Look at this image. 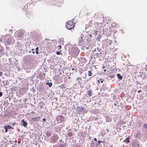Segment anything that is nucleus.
Wrapping results in <instances>:
<instances>
[{
    "label": "nucleus",
    "instance_id": "f257e3e1",
    "mask_svg": "<svg viewBox=\"0 0 147 147\" xmlns=\"http://www.w3.org/2000/svg\"><path fill=\"white\" fill-rule=\"evenodd\" d=\"M75 26V24L73 22L69 21L67 23L66 26L67 29L70 30L74 28Z\"/></svg>",
    "mask_w": 147,
    "mask_h": 147
},
{
    "label": "nucleus",
    "instance_id": "f03ea898",
    "mask_svg": "<svg viewBox=\"0 0 147 147\" xmlns=\"http://www.w3.org/2000/svg\"><path fill=\"white\" fill-rule=\"evenodd\" d=\"M58 138L59 137L57 135H55L52 137V142L54 143L56 142Z\"/></svg>",
    "mask_w": 147,
    "mask_h": 147
},
{
    "label": "nucleus",
    "instance_id": "7ed1b4c3",
    "mask_svg": "<svg viewBox=\"0 0 147 147\" xmlns=\"http://www.w3.org/2000/svg\"><path fill=\"white\" fill-rule=\"evenodd\" d=\"M94 17L98 19H102L104 18L103 14H100V13H95L94 15Z\"/></svg>",
    "mask_w": 147,
    "mask_h": 147
},
{
    "label": "nucleus",
    "instance_id": "20e7f679",
    "mask_svg": "<svg viewBox=\"0 0 147 147\" xmlns=\"http://www.w3.org/2000/svg\"><path fill=\"white\" fill-rule=\"evenodd\" d=\"M22 122L23 123V125L26 127L27 126L28 123L25 121H24V119H23L22 120Z\"/></svg>",
    "mask_w": 147,
    "mask_h": 147
},
{
    "label": "nucleus",
    "instance_id": "39448f33",
    "mask_svg": "<svg viewBox=\"0 0 147 147\" xmlns=\"http://www.w3.org/2000/svg\"><path fill=\"white\" fill-rule=\"evenodd\" d=\"M132 145L134 147H139L140 146L139 144L137 142H134Z\"/></svg>",
    "mask_w": 147,
    "mask_h": 147
},
{
    "label": "nucleus",
    "instance_id": "423d86ee",
    "mask_svg": "<svg viewBox=\"0 0 147 147\" xmlns=\"http://www.w3.org/2000/svg\"><path fill=\"white\" fill-rule=\"evenodd\" d=\"M129 139V137H127L123 141V142L125 143H129L130 142Z\"/></svg>",
    "mask_w": 147,
    "mask_h": 147
},
{
    "label": "nucleus",
    "instance_id": "0eeeda50",
    "mask_svg": "<svg viewBox=\"0 0 147 147\" xmlns=\"http://www.w3.org/2000/svg\"><path fill=\"white\" fill-rule=\"evenodd\" d=\"M23 35V34L22 32H19L18 34V36L19 37L21 38Z\"/></svg>",
    "mask_w": 147,
    "mask_h": 147
},
{
    "label": "nucleus",
    "instance_id": "6e6552de",
    "mask_svg": "<svg viewBox=\"0 0 147 147\" xmlns=\"http://www.w3.org/2000/svg\"><path fill=\"white\" fill-rule=\"evenodd\" d=\"M76 80L77 81H78V84H79L81 82V81L82 80L81 78L78 77L77 78Z\"/></svg>",
    "mask_w": 147,
    "mask_h": 147
},
{
    "label": "nucleus",
    "instance_id": "1a4fd4ad",
    "mask_svg": "<svg viewBox=\"0 0 147 147\" xmlns=\"http://www.w3.org/2000/svg\"><path fill=\"white\" fill-rule=\"evenodd\" d=\"M87 94L90 96H91L92 95V92L91 90H88L87 92Z\"/></svg>",
    "mask_w": 147,
    "mask_h": 147
},
{
    "label": "nucleus",
    "instance_id": "9d476101",
    "mask_svg": "<svg viewBox=\"0 0 147 147\" xmlns=\"http://www.w3.org/2000/svg\"><path fill=\"white\" fill-rule=\"evenodd\" d=\"M117 76L119 80H122V79L123 78L120 75V74H117Z\"/></svg>",
    "mask_w": 147,
    "mask_h": 147
},
{
    "label": "nucleus",
    "instance_id": "9b49d317",
    "mask_svg": "<svg viewBox=\"0 0 147 147\" xmlns=\"http://www.w3.org/2000/svg\"><path fill=\"white\" fill-rule=\"evenodd\" d=\"M46 134L47 136L49 137L51 135V134L50 131H47L46 133Z\"/></svg>",
    "mask_w": 147,
    "mask_h": 147
},
{
    "label": "nucleus",
    "instance_id": "f8f14e48",
    "mask_svg": "<svg viewBox=\"0 0 147 147\" xmlns=\"http://www.w3.org/2000/svg\"><path fill=\"white\" fill-rule=\"evenodd\" d=\"M88 75L89 76H92V71H88Z\"/></svg>",
    "mask_w": 147,
    "mask_h": 147
},
{
    "label": "nucleus",
    "instance_id": "ddd939ff",
    "mask_svg": "<svg viewBox=\"0 0 147 147\" xmlns=\"http://www.w3.org/2000/svg\"><path fill=\"white\" fill-rule=\"evenodd\" d=\"M67 135L68 136L71 137L72 136L73 133L71 132H69L68 133Z\"/></svg>",
    "mask_w": 147,
    "mask_h": 147
},
{
    "label": "nucleus",
    "instance_id": "4468645a",
    "mask_svg": "<svg viewBox=\"0 0 147 147\" xmlns=\"http://www.w3.org/2000/svg\"><path fill=\"white\" fill-rule=\"evenodd\" d=\"M95 55L96 57H100V54L98 53H96L95 54Z\"/></svg>",
    "mask_w": 147,
    "mask_h": 147
},
{
    "label": "nucleus",
    "instance_id": "2eb2a0df",
    "mask_svg": "<svg viewBox=\"0 0 147 147\" xmlns=\"http://www.w3.org/2000/svg\"><path fill=\"white\" fill-rule=\"evenodd\" d=\"M4 128H5V132H7L8 131V130L7 129V126L5 125L4 126Z\"/></svg>",
    "mask_w": 147,
    "mask_h": 147
},
{
    "label": "nucleus",
    "instance_id": "dca6fc26",
    "mask_svg": "<svg viewBox=\"0 0 147 147\" xmlns=\"http://www.w3.org/2000/svg\"><path fill=\"white\" fill-rule=\"evenodd\" d=\"M94 34L95 35H96L97 34L98 31L96 30H94Z\"/></svg>",
    "mask_w": 147,
    "mask_h": 147
},
{
    "label": "nucleus",
    "instance_id": "f3484780",
    "mask_svg": "<svg viewBox=\"0 0 147 147\" xmlns=\"http://www.w3.org/2000/svg\"><path fill=\"white\" fill-rule=\"evenodd\" d=\"M38 118V117H36L35 118H34L32 119V120L33 121H36L38 120L37 119Z\"/></svg>",
    "mask_w": 147,
    "mask_h": 147
},
{
    "label": "nucleus",
    "instance_id": "a211bd4d",
    "mask_svg": "<svg viewBox=\"0 0 147 147\" xmlns=\"http://www.w3.org/2000/svg\"><path fill=\"white\" fill-rule=\"evenodd\" d=\"M3 51V48L2 46H0V52L2 51Z\"/></svg>",
    "mask_w": 147,
    "mask_h": 147
},
{
    "label": "nucleus",
    "instance_id": "6ab92c4d",
    "mask_svg": "<svg viewBox=\"0 0 147 147\" xmlns=\"http://www.w3.org/2000/svg\"><path fill=\"white\" fill-rule=\"evenodd\" d=\"M59 147H65V145L64 144H61L60 145Z\"/></svg>",
    "mask_w": 147,
    "mask_h": 147
},
{
    "label": "nucleus",
    "instance_id": "aec40b11",
    "mask_svg": "<svg viewBox=\"0 0 147 147\" xmlns=\"http://www.w3.org/2000/svg\"><path fill=\"white\" fill-rule=\"evenodd\" d=\"M144 127L146 129L147 128V124H145L144 125Z\"/></svg>",
    "mask_w": 147,
    "mask_h": 147
},
{
    "label": "nucleus",
    "instance_id": "412c9836",
    "mask_svg": "<svg viewBox=\"0 0 147 147\" xmlns=\"http://www.w3.org/2000/svg\"><path fill=\"white\" fill-rule=\"evenodd\" d=\"M61 53L59 51H57L56 52V53L57 55H59Z\"/></svg>",
    "mask_w": 147,
    "mask_h": 147
},
{
    "label": "nucleus",
    "instance_id": "4be33fe9",
    "mask_svg": "<svg viewBox=\"0 0 147 147\" xmlns=\"http://www.w3.org/2000/svg\"><path fill=\"white\" fill-rule=\"evenodd\" d=\"M7 128H9V129H10L11 128V126L10 125H8L7 126Z\"/></svg>",
    "mask_w": 147,
    "mask_h": 147
},
{
    "label": "nucleus",
    "instance_id": "5701e85b",
    "mask_svg": "<svg viewBox=\"0 0 147 147\" xmlns=\"http://www.w3.org/2000/svg\"><path fill=\"white\" fill-rule=\"evenodd\" d=\"M103 142V141H101V140H99L98 141V144H100V143L101 142Z\"/></svg>",
    "mask_w": 147,
    "mask_h": 147
},
{
    "label": "nucleus",
    "instance_id": "b1692460",
    "mask_svg": "<svg viewBox=\"0 0 147 147\" xmlns=\"http://www.w3.org/2000/svg\"><path fill=\"white\" fill-rule=\"evenodd\" d=\"M100 82L101 83H102L103 82V80H102V78H100Z\"/></svg>",
    "mask_w": 147,
    "mask_h": 147
},
{
    "label": "nucleus",
    "instance_id": "393cba45",
    "mask_svg": "<svg viewBox=\"0 0 147 147\" xmlns=\"http://www.w3.org/2000/svg\"><path fill=\"white\" fill-rule=\"evenodd\" d=\"M52 83H50L49 84V87H50L52 86Z\"/></svg>",
    "mask_w": 147,
    "mask_h": 147
},
{
    "label": "nucleus",
    "instance_id": "a878e982",
    "mask_svg": "<svg viewBox=\"0 0 147 147\" xmlns=\"http://www.w3.org/2000/svg\"><path fill=\"white\" fill-rule=\"evenodd\" d=\"M38 49H39L38 47H37L36 48V49H35L36 51H38Z\"/></svg>",
    "mask_w": 147,
    "mask_h": 147
},
{
    "label": "nucleus",
    "instance_id": "bb28decb",
    "mask_svg": "<svg viewBox=\"0 0 147 147\" xmlns=\"http://www.w3.org/2000/svg\"><path fill=\"white\" fill-rule=\"evenodd\" d=\"M64 86H65L64 84H62L61 85V87L62 88H63L64 87Z\"/></svg>",
    "mask_w": 147,
    "mask_h": 147
},
{
    "label": "nucleus",
    "instance_id": "cd10ccee",
    "mask_svg": "<svg viewBox=\"0 0 147 147\" xmlns=\"http://www.w3.org/2000/svg\"><path fill=\"white\" fill-rule=\"evenodd\" d=\"M2 74H2V72L0 71V76L2 75Z\"/></svg>",
    "mask_w": 147,
    "mask_h": 147
},
{
    "label": "nucleus",
    "instance_id": "c85d7f7f",
    "mask_svg": "<svg viewBox=\"0 0 147 147\" xmlns=\"http://www.w3.org/2000/svg\"><path fill=\"white\" fill-rule=\"evenodd\" d=\"M2 95V93L1 92H0V97Z\"/></svg>",
    "mask_w": 147,
    "mask_h": 147
},
{
    "label": "nucleus",
    "instance_id": "c756f323",
    "mask_svg": "<svg viewBox=\"0 0 147 147\" xmlns=\"http://www.w3.org/2000/svg\"><path fill=\"white\" fill-rule=\"evenodd\" d=\"M100 80H98V84H100Z\"/></svg>",
    "mask_w": 147,
    "mask_h": 147
},
{
    "label": "nucleus",
    "instance_id": "7c9ffc66",
    "mask_svg": "<svg viewBox=\"0 0 147 147\" xmlns=\"http://www.w3.org/2000/svg\"><path fill=\"white\" fill-rule=\"evenodd\" d=\"M94 140L95 141H97V139L96 138H94Z\"/></svg>",
    "mask_w": 147,
    "mask_h": 147
},
{
    "label": "nucleus",
    "instance_id": "2f4dec72",
    "mask_svg": "<svg viewBox=\"0 0 147 147\" xmlns=\"http://www.w3.org/2000/svg\"><path fill=\"white\" fill-rule=\"evenodd\" d=\"M138 92L139 93V92H141V90H138Z\"/></svg>",
    "mask_w": 147,
    "mask_h": 147
},
{
    "label": "nucleus",
    "instance_id": "473e14b6",
    "mask_svg": "<svg viewBox=\"0 0 147 147\" xmlns=\"http://www.w3.org/2000/svg\"><path fill=\"white\" fill-rule=\"evenodd\" d=\"M42 120L43 121H46V120L45 118H44Z\"/></svg>",
    "mask_w": 147,
    "mask_h": 147
},
{
    "label": "nucleus",
    "instance_id": "72a5a7b5",
    "mask_svg": "<svg viewBox=\"0 0 147 147\" xmlns=\"http://www.w3.org/2000/svg\"><path fill=\"white\" fill-rule=\"evenodd\" d=\"M38 51H36V53L37 54H38Z\"/></svg>",
    "mask_w": 147,
    "mask_h": 147
},
{
    "label": "nucleus",
    "instance_id": "f704fd0d",
    "mask_svg": "<svg viewBox=\"0 0 147 147\" xmlns=\"http://www.w3.org/2000/svg\"><path fill=\"white\" fill-rule=\"evenodd\" d=\"M105 68V66H103L102 67V69H104Z\"/></svg>",
    "mask_w": 147,
    "mask_h": 147
},
{
    "label": "nucleus",
    "instance_id": "c9c22d12",
    "mask_svg": "<svg viewBox=\"0 0 147 147\" xmlns=\"http://www.w3.org/2000/svg\"><path fill=\"white\" fill-rule=\"evenodd\" d=\"M106 71V69H104V71H105H105Z\"/></svg>",
    "mask_w": 147,
    "mask_h": 147
},
{
    "label": "nucleus",
    "instance_id": "e433bc0d",
    "mask_svg": "<svg viewBox=\"0 0 147 147\" xmlns=\"http://www.w3.org/2000/svg\"><path fill=\"white\" fill-rule=\"evenodd\" d=\"M107 131L108 132L109 131V130H108V129H107Z\"/></svg>",
    "mask_w": 147,
    "mask_h": 147
},
{
    "label": "nucleus",
    "instance_id": "4c0bfd02",
    "mask_svg": "<svg viewBox=\"0 0 147 147\" xmlns=\"http://www.w3.org/2000/svg\"><path fill=\"white\" fill-rule=\"evenodd\" d=\"M90 36L91 37H92V35L91 34H90Z\"/></svg>",
    "mask_w": 147,
    "mask_h": 147
},
{
    "label": "nucleus",
    "instance_id": "58836bf2",
    "mask_svg": "<svg viewBox=\"0 0 147 147\" xmlns=\"http://www.w3.org/2000/svg\"><path fill=\"white\" fill-rule=\"evenodd\" d=\"M8 39L7 40V43H8Z\"/></svg>",
    "mask_w": 147,
    "mask_h": 147
},
{
    "label": "nucleus",
    "instance_id": "ea45409f",
    "mask_svg": "<svg viewBox=\"0 0 147 147\" xmlns=\"http://www.w3.org/2000/svg\"><path fill=\"white\" fill-rule=\"evenodd\" d=\"M33 112H33V111H32V112H31V113H33Z\"/></svg>",
    "mask_w": 147,
    "mask_h": 147
},
{
    "label": "nucleus",
    "instance_id": "a19ab883",
    "mask_svg": "<svg viewBox=\"0 0 147 147\" xmlns=\"http://www.w3.org/2000/svg\"><path fill=\"white\" fill-rule=\"evenodd\" d=\"M111 147H113V146H112V145H111Z\"/></svg>",
    "mask_w": 147,
    "mask_h": 147
},
{
    "label": "nucleus",
    "instance_id": "79ce46f5",
    "mask_svg": "<svg viewBox=\"0 0 147 147\" xmlns=\"http://www.w3.org/2000/svg\"><path fill=\"white\" fill-rule=\"evenodd\" d=\"M59 47H61V46H59Z\"/></svg>",
    "mask_w": 147,
    "mask_h": 147
},
{
    "label": "nucleus",
    "instance_id": "37998d69",
    "mask_svg": "<svg viewBox=\"0 0 147 147\" xmlns=\"http://www.w3.org/2000/svg\"><path fill=\"white\" fill-rule=\"evenodd\" d=\"M59 47H61V46H59Z\"/></svg>",
    "mask_w": 147,
    "mask_h": 147
},
{
    "label": "nucleus",
    "instance_id": "c03bdc74",
    "mask_svg": "<svg viewBox=\"0 0 147 147\" xmlns=\"http://www.w3.org/2000/svg\"><path fill=\"white\" fill-rule=\"evenodd\" d=\"M42 108V106H41V107H40V108Z\"/></svg>",
    "mask_w": 147,
    "mask_h": 147
},
{
    "label": "nucleus",
    "instance_id": "a18cd8bd",
    "mask_svg": "<svg viewBox=\"0 0 147 147\" xmlns=\"http://www.w3.org/2000/svg\"><path fill=\"white\" fill-rule=\"evenodd\" d=\"M42 108V106H41V107H40V108Z\"/></svg>",
    "mask_w": 147,
    "mask_h": 147
},
{
    "label": "nucleus",
    "instance_id": "49530a36",
    "mask_svg": "<svg viewBox=\"0 0 147 147\" xmlns=\"http://www.w3.org/2000/svg\"><path fill=\"white\" fill-rule=\"evenodd\" d=\"M0 81H1V79H0Z\"/></svg>",
    "mask_w": 147,
    "mask_h": 147
}]
</instances>
